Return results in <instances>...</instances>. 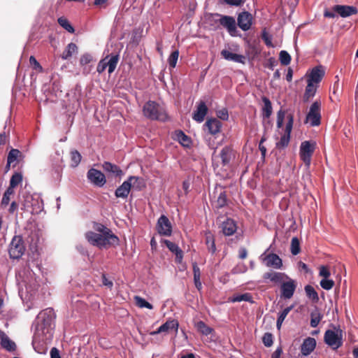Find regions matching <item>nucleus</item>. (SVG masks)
Wrapping results in <instances>:
<instances>
[{
	"label": "nucleus",
	"mask_w": 358,
	"mask_h": 358,
	"mask_svg": "<svg viewBox=\"0 0 358 358\" xmlns=\"http://www.w3.org/2000/svg\"><path fill=\"white\" fill-rule=\"evenodd\" d=\"M293 307V306H288L279 313L276 323V326L278 329H280L281 325L284 322L285 317H287L288 313L292 310Z\"/></svg>",
	"instance_id": "nucleus-39"
},
{
	"label": "nucleus",
	"mask_w": 358,
	"mask_h": 358,
	"mask_svg": "<svg viewBox=\"0 0 358 358\" xmlns=\"http://www.w3.org/2000/svg\"><path fill=\"white\" fill-rule=\"evenodd\" d=\"M0 343L1 347L8 352L16 350V345L3 331H0Z\"/></svg>",
	"instance_id": "nucleus-21"
},
{
	"label": "nucleus",
	"mask_w": 358,
	"mask_h": 358,
	"mask_svg": "<svg viewBox=\"0 0 358 358\" xmlns=\"http://www.w3.org/2000/svg\"><path fill=\"white\" fill-rule=\"evenodd\" d=\"M252 16L248 12H243L240 13L237 18L238 26L243 31H248L252 25Z\"/></svg>",
	"instance_id": "nucleus-18"
},
{
	"label": "nucleus",
	"mask_w": 358,
	"mask_h": 358,
	"mask_svg": "<svg viewBox=\"0 0 358 358\" xmlns=\"http://www.w3.org/2000/svg\"><path fill=\"white\" fill-rule=\"evenodd\" d=\"M306 122L309 123L311 127H317L320 124L321 103L319 101H315L310 106L306 117Z\"/></svg>",
	"instance_id": "nucleus-7"
},
{
	"label": "nucleus",
	"mask_w": 358,
	"mask_h": 358,
	"mask_svg": "<svg viewBox=\"0 0 358 358\" xmlns=\"http://www.w3.org/2000/svg\"><path fill=\"white\" fill-rule=\"evenodd\" d=\"M296 286L297 284L294 280L289 276L288 278H285V280L280 284L281 297L285 299H291L294 294Z\"/></svg>",
	"instance_id": "nucleus-12"
},
{
	"label": "nucleus",
	"mask_w": 358,
	"mask_h": 358,
	"mask_svg": "<svg viewBox=\"0 0 358 358\" xmlns=\"http://www.w3.org/2000/svg\"><path fill=\"white\" fill-rule=\"evenodd\" d=\"M176 138L178 142L185 147H188L190 144L189 138L182 131H178L176 133Z\"/></svg>",
	"instance_id": "nucleus-40"
},
{
	"label": "nucleus",
	"mask_w": 358,
	"mask_h": 358,
	"mask_svg": "<svg viewBox=\"0 0 358 358\" xmlns=\"http://www.w3.org/2000/svg\"><path fill=\"white\" fill-rule=\"evenodd\" d=\"M208 112V108L203 101H201L197 106L196 110L193 114V119L198 122H202L204 120L205 116Z\"/></svg>",
	"instance_id": "nucleus-24"
},
{
	"label": "nucleus",
	"mask_w": 358,
	"mask_h": 358,
	"mask_svg": "<svg viewBox=\"0 0 358 358\" xmlns=\"http://www.w3.org/2000/svg\"><path fill=\"white\" fill-rule=\"evenodd\" d=\"M236 229L237 227L236 222L231 218H227L222 224V230L225 236L233 235L236 232Z\"/></svg>",
	"instance_id": "nucleus-25"
},
{
	"label": "nucleus",
	"mask_w": 358,
	"mask_h": 358,
	"mask_svg": "<svg viewBox=\"0 0 358 358\" xmlns=\"http://www.w3.org/2000/svg\"><path fill=\"white\" fill-rule=\"evenodd\" d=\"M221 55L228 61H233L240 64L245 63V57L242 55H238L236 53L231 52L227 50H222L221 51Z\"/></svg>",
	"instance_id": "nucleus-26"
},
{
	"label": "nucleus",
	"mask_w": 358,
	"mask_h": 358,
	"mask_svg": "<svg viewBox=\"0 0 358 358\" xmlns=\"http://www.w3.org/2000/svg\"><path fill=\"white\" fill-rule=\"evenodd\" d=\"M291 252L293 255H296L300 252V243L296 237H293L291 241Z\"/></svg>",
	"instance_id": "nucleus-44"
},
{
	"label": "nucleus",
	"mask_w": 358,
	"mask_h": 358,
	"mask_svg": "<svg viewBox=\"0 0 358 358\" xmlns=\"http://www.w3.org/2000/svg\"><path fill=\"white\" fill-rule=\"evenodd\" d=\"M264 106L262 108V116L264 118H269L272 113V105L271 101L266 96L262 97Z\"/></svg>",
	"instance_id": "nucleus-33"
},
{
	"label": "nucleus",
	"mask_w": 358,
	"mask_h": 358,
	"mask_svg": "<svg viewBox=\"0 0 358 358\" xmlns=\"http://www.w3.org/2000/svg\"><path fill=\"white\" fill-rule=\"evenodd\" d=\"M108 0H94V4L96 6L106 8L107 6Z\"/></svg>",
	"instance_id": "nucleus-63"
},
{
	"label": "nucleus",
	"mask_w": 358,
	"mask_h": 358,
	"mask_svg": "<svg viewBox=\"0 0 358 358\" xmlns=\"http://www.w3.org/2000/svg\"><path fill=\"white\" fill-rule=\"evenodd\" d=\"M231 301L232 302L248 301L253 303L252 296L250 293H245L234 296Z\"/></svg>",
	"instance_id": "nucleus-41"
},
{
	"label": "nucleus",
	"mask_w": 358,
	"mask_h": 358,
	"mask_svg": "<svg viewBox=\"0 0 358 358\" xmlns=\"http://www.w3.org/2000/svg\"><path fill=\"white\" fill-rule=\"evenodd\" d=\"M157 229L160 235L170 236L172 233V225L166 216L162 215L157 223Z\"/></svg>",
	"instance_id": "nucleus-16"
},
{
	"label": "nucleus",
	"mask_w": 358,
	"mask_h": 358,
	"mask_svg": "<svg viewBox=\"0 0 358 358\" xmlns=\"http://www.w3.org/2000/svg\"><path fill=\"white\" fill-rule=\"evenodd\" d=\"M141 180L139 177L129 176L127 180L118 187L115 192V195L117 198L127 199L131 191V187L135 185V183Z\"/></svg>",
	"instance_id": "nucleus-10"
},
{
	"label": "nucleus",
	"mask_w": 358,
	"mask_h": 358,
	"mask_svg": "<svg viewBox=\"0 0 358 358\" xmlns=\"http://www.w3.org/2000/svg\"><path fill=\"white\" fill-rule=\"evenodd\" d=\"M319 275L320 276L322 277V279H326L329 278L331 273L327 267L322 266L320 268Z\"/></svg>",
	"instance_id": "nucleus-56"
},
{
	"label": "nucleus",
	"mask_w": 358,
	"mask_h": 358,
	"mask_svg": "<svg viewBox=\"0 0 358 358\" xmlns=\"http://www.w3.org/2000/svg\"><path fill=\"white\" fill-rule=\"evenodd\" d=\"M216 20H219V24L224 27L231 36H237V28L235 19L231 16L222 15L218 13H214L213 16Z\"/></svg>",
	"instance_id": "nucleus-8"
},
{
	"label": "nucleus",
	"mask_w": 358,
	"mask_h": 358,
	"mask_svg": "<svg viewBox=\"0 0 358 358\" xmlns=\"http://www.w3.org/2000/svg\"><path fill=\"white\" fill-rule=\"evenodd\" d=\"M134 299L136 305L140 308H146L150 310H152L153 308V306L151 303H150L145 299H143L141 296H136L134 297Z\"/></svg>",
	"instance_id": "nucleus-45"
},
{
	"label": "nucleus",
	"mask_w": 358,
	"mask_h": 358,
	"mask_svg": "<svg viewBox=\"0 0 358 358\" xmlns=\"http://www.w3.org/2000/svg\"><path fill=\"white\" fill-rule=\"evenodd\" d=\"M192 268H193L194 281L195 286L199 290H200L202 288V284L200 280V277H201L200 268H199V266L196 262L193 263Z\"/></svg>",
	"instance_id": "nucleus-34"
},
{
	"label": "nucleus",
	"mask_w": 358,
	"mask_h": 358,
	"mask_svg": "<svg viewBox=\"0 0 358 358\" xmlns=\"http://www.w3.org/2000/svg\"><path fill=\"white\" fill-rule=\"evenodd\" d=\"M20 154V152L17 149H12L9 152L7 157V160L8 161V166H10L13 162H16Z\"/></svg>",
	"instance_id": "nucleus-46"
},
{
	"label": "nucleus",
	"mask_w": 358,
	"mask_h": 358,
	"mask_svg": "<svg viewBox=\"0 0 358 358\" xmlns=\"http://www.w3.org/2000/svg\"><path fill=\"white\" fill-rule=\"evenodd\" d=\"M119 60V55H112L110 57H106L104 59H101L96 67V71L101 73H103L106 69L108 68V73H112L117 64Z\"/></svg>",
	"instance_id": "nucleus-11"
},
{
	"label": "nucleus",
	"mask_w": 358,
	"mask_h": 358,
	"mask_svg": "<svg viewBox=\"0 0 358 358\" xmlns=\"http://www.w3.org/2000/svg\"><path fill=\"white\" fill-rule=\"evenodd\" d=\"M17 280L19 285V289L22 290L24 287L27 292H31L37 287V282L34 273L29 269H24L17 274Z\"/></svg>",
	"instance_id": "nucleus-3"
},
{
	"label": "nucleus",
	"mask_w": 358,
	"mask_h": 358,
	"mask_svg": "<svg viewBox=\"0 0 358 358\" xmlns=\"http://www.w3.org/2000/svg\"><path fill=\"white\" fill-rule=\"evenodd\" d=\"M22 180V176L19 173H15L10 178V185L15 187Z\"/></svg>",
	"instance_id": "nucleus-52"
},
{
	"label": "nucleus",
	"mask_w": 358,
	"mask_h": 358,
	"mask_svg": "<svg viewBox=\"0 0 358 358\" xmlns=\"http://www.w3.org/2000/svg\"><path fill=\"white\" fill-rule=\"evenodd\" d=\"M102 167L105 171L110 173L115 176L120 177L123 175V172L120 168L110 162H104L102 164Z\"/></svg>",
	"instance_id": "nucleus-30"
},
{
	"label": "nucleus",
	"mask_w": 358,
	"mask_h": 358,
	"mask_svg": "<svg viewBox=\"0 0 358 358\" xmlns=\"http://www.w3.org/2000/svg\"><path fill=\"white\" fill-rule=\"evenodd\" d=\"M195 327L201 334L205 336L210 335L213 331V329L207 326L203 321L197 322L195 324Z\"/></svg>",
	"instance_id": "nucleus-37"
},
{
	"label": "nucleus",
	"mask_w": 358,
	"mask_h": 358,
	"mask_svg": "<svg viewBox=\"0 0 358 358\" xmlns=\"http://www.w3.org/2000/svg\"><path fill=\"white\" fill-rule=\"evenodd\" d=\"M164 243L169 250L176 255V262L180 263L183 257L182 250L176 243L169 240H164Z\"/></svg>",
	"instance_id": "nucleus-28"
},
{
	"label": "nucleus",
	"mask_w": 358,
	"mask_h": 358,
	"mask_svg": "<svg viewBox=\"0 0 358 358\" xmlns=\"http://www.w3.org/2000/svg\"><path fill=\"white\" fill-rule=\"evenodd\" d=\"M85 238L91 245L100 248L118 243V242L113 241L106 236H104L101 234H97L94 231H87L85 234Z\"/></svg>",
	"instance_id": "nucleus-6"
},
{
	"label": "nucleus",
	"mask_w": 358,
	"mask_h": 358,
	"mask_svg": "<svg viewBox=\"0 0 358 358\" xmlns=\"http://www.w3.org/2000/svg\"><path fill=\"white\" fill-rule=\"evenodd\" d=\"M315 150V143L306 141L300 146V157L307 166L310 164L311 157Z\"/></svg>",
	"instance_id": "nucleus-13"
},
{
	"label": "nucleus",
	"mask_w": 358,
	"mask_h": 358,
	"mask_svg": "<svg viewBox=\"0 0 358 358\" xmlns=\"http://www.w3.org/2000/svg\"><path fill=\"white\" fill-rule=\"evenodd\" d=\"M321 320L322 315L320 313H311L310 326L317 327Z\"/></svg>",
	"instance_id": "nucleus-53"
},
{
	"label": "nucleus",
	"mask_w": 358,
	"mask_h": 358,
	"mask_svg": "<svg viewBox=\"0 0 358 358\" xmlns=\"http://www.w3.org/2000/svg\"><path fill=\"white\" fill-rule=\"evenodd\" d=\"M25 250V247L22 236H15L10 243L8 252L10 258L18 259L22 257Z\"/></svg>",
	"instance_id": "nucleus-9"
},
{
	"label": "nucleus",
	"mask_w": 358,
	"mask_h": 358,
	"mask_svg": "<svg viewBox=\"0 0 358 358\" xmlns=\"http://www.w3.org/2000/svg\"><path fill=\"white\" fill-rule=\"evenodd\" d=\"M262 39L264 40V43L268 47H273L272 44V38L270 35H268L267 33L264 32L262 34Z\"/></svg>",
	"instance_id": "nucleus-60"
},
{
	"label": "nucleus",
	"mask_w": 358,
	"mask_h": 358,
	"mask_svg": "<svg viewBox=\"0 0 358 358\" xmlns=\"http://www.w3.org/2000/svg\"><path fill=\"white\" fill-rule=\"evenodd\" d=\"M263 278L269 280L271 282L275 284H281L285 278H288V275L285 273H280L275 271H270L264 273Z\"/></svg>",
	"instance_id": "nucleus-20"
},
{
	"label": "nucleus",
	"mask_w": 358,
	"mask_h": 358,
	"mask_svg": "<svg viewBox=\"0 0 358 358\" xmlns=\"http://www.w3.org/2000/svg\"><path fill=\"white\" fill-rule=\"evenodd\" d=\"M317 90V86L314 83L308 81L306 91L303 95L304 101H307L310 98L314 96Z\"/></svg>",
	"instance_id": "nucleus-36"
},
{
	"label": "nucleus",
	"mask_w": 358,
	"mask_h": 358,
	"mask_svg": "<svg viewBox=\"0 0 358 358\" xmlns=\"http://www.w3.org/2000/svg\"><path fill=\"white\" fill-rule=\"evenodd\" d=\"M324 343L332 350H336L343 345V331L335 326L333 329H327L324 335Z\"/></svg>",
	"instance_id": "nucleus-4"
},
{
	"label": "nucleus",
	"mask_w": 358,
	"mask_h": 358,
	"mask_svg": "<svg viewBox=\"0 0 358 358\" xmlns=\"http://www.w3.org/2000/svg\"><path fill=\"white\" fill-rule=\"evenodd\" d=\"M55 317L54 310L50 308L42 310L37 315L32 345L38 353H42V351L38 348L47 344L52 338Z\"/></svg>",
	"instance_id": "nucleus-1"
},
{
	"label": "nucleus",
	"mask_w": 358,
	"mask_h": 358,
	"mask_svg": "<svg viewBox=\"0 0 358 358\" xmlns=\"http://www.w3.org/2000/svg\"><path fill=\"white\" fill-rule=\"evenodd\" d=\"M304 289H305L306 296L310 299H311L314 302H317L319 301L318 294L313 286L308 285L305 286Z\"/></svg>",
	"instance_id": "nucleus-38"
},
{
	"label": "nucleus",
	"mask_w": 358,
	"mask_h": 358,
	"mask_svg": "<svg viewBox=\"0 0 358 358\" xmlns=\"http://www.w3.org/2000/svg\"><path fill=\"white\" fill-rule=\"evenodd\" d=\"M179 57V51L175 50L172 52L168 58V63L171 68H175L177 64V61Z\"/></svg>",
	"instance_id": "nucleus-49"
},
{
	"label": "nucleus",
	"mask_w": 358,
	"mask_h": 358,
	"mask_svg": "<svg viewBox=\"0 0 358 358\" xmlns=\"http://www.w3.org/2000/svg\"><path fill=\"white\" fill-rule=\"evenodd\" d=\"M287 118V122L285 125V134L281 136L280 141L276 143V146L279 148L287 147L289 143L290 134L294 123V116L292 114H289Z\"/></svg>",
	"instance_id": "nucleus-14"
},
{
	"label": "nucleus",
	"mask_w": 358,
	"mask_h": 358,
	"mask_svg": "<svg viewBox=\"0 0 358 358\" xmlns=\"http://www.w3.org/2000/svg\"><path fill=\"white\" fill-rule=\"evenodd\" d=\"M271 248V245L259 256V259L267 267L281 269L282 267V260L278 255L269 252Z\"/></svg>",
	"instance_id": "nucleus-5"
},
{
	"label": "nucleus",
	"mask_w": 358,
	"mask_h": 358,
	"mask_svg": "<svg viewBox=\"0 0 358 358\" xmlns=\"http://www.w3.org/2000/svg\"><path fill=\"white\" fill-rule=\"evenodd\" d=\"M217 116L222 120H227L229 118L228 111L225 108H222L217 111Z\"/></svg>",
	"instance_id": "nucleus-58"
},
{
	"label": "nucleus",
	"mask_w": 358,
	"mask_h": 358,
	"mask_svg": "<svg viewBox=\"0 0 358 358\" xmlns=\"http://www.w3.org/2000/svg\"><path fill=\"white\" fill-rule=\"evenodd\" d=\"M282 352L280 348H278L271 355V358H280Z\"/></svg>",
	"instance_id": "nucleus-64"
},
{
	"label": "nucleus",
	"mask_w": 358,
	"mask_h": 358,
	"mask_svg": "<svg viewBox=\"0 0 358 358\" xmlns=\"http://www.w3.org/2000/svg\"><path fill=\"white\" fill-rule=\"evenodd\" d=\"M78 50L77 45L73 43H70L68 44L66 49L64 50L62 58L64 60L68 59L70 58L73 53H76Z\"/></svg>",
	"instance_id": "nucleus-35"
},
{
	"label": "nucleus",
	"mask_w": 358,
	"mask_h": 358,
	"mask_svg": "<svg viewBox=\"0 0 358 358\" xmlns=\"http://www.w3.org/2000/svg\"><path fill=\"white\" fill-rule=\"evenodd\" d=\"M92 57L90 54H88V53L84 54L81 56V57L80 59V64L82 66L86 65V64H89L92 61Z\"/></svg>",
	"instance_id": "nucleus-57"
},
{
	"label": "nucleus",
	"mask_w": 358,
	"mask_h": 358,
	"mask_svg": "<svg viewBox=\"0 0 358 358\" xmlns=\"http://www.w3.org/2000/svg\"><path fill=\"white\" fill-rule=\"evenodd\" d=\"M50 358H61L59 352L56 348H52L51 349Z\"/></svg>",
	"instance_id": "nucleus-62"
},
{
	"label": "nucleus",
	"mask_w": 358,
	"mask_h": 358,
	"mask_svg": "<svg viewBox=\"0 0 358 358\" xmlns=\"http://www.w3.org/2000/svg\"><path fill=\"white\" fill-rule=\"evenodd\" d=\"M224 3L229 6H239L243 3V0H224Z\"/></svg>",
	"instance_id": "nucleus-61"
},
{
	"label": "nucleus",
	"mask_w": 358,
	"mask_h": 358,
	"mask_svg": "<svg viewBox=\"0 0 358 358\" xmlns=\"http://www.w3.org/2000/svg\"><path fill=\"white\" fill-rule=\"evenodd\" d=\"M29 62L31 65L34 66V69L38 70V71H42L43 68L41 64L37 62L36 58L34 56H31L29 58Z\"/></svg>",
	"instance_id": "nucleus-59"
},
{
	"label": "nucleus",
	"mask_w": 358,
	"mask_h": 358,
	"mask_svg": "<svg viewBox=\"0 0 358 358\" xmlns=\"http://www.w3.org/2000/svg\"><path fill=\"white\" fill-rule=\"evenodd\" d=\"M59 24L64 29H66L69 33L74 32V28L69 23V20L64 17H60L57 20Z\"/></svg>",
	"instance_id": "nucleus-42"
},
{
	"label": "nucleus",
	"mask_w": 358,
	"mask_h": 358,
	"mask_svg": "<svg viewBox=\"0 0 358 358\" xmlns=\"http://www.w3.org/2000/svg\"><path fill=\"white\" fill-rule=\"evenodd\" d=\"M234 157L233 150L230 147L225 146L222 149L220 152V157L224 166L228 165Z\"/></svg>",
	"instance_id": "nucleus-29"
},
{
	"label": "nucleus",
	"mask_w": 358,
	"mask_h": 358,
	"mask_svg": "<svg viewBox=\"0 0 358 358\" xmlns=\"http://www.w3.org/2000/svg\"><path fill=\"white\" fill-rule=\"evenodd\" d=\"M315 346V339L311 337H308L303 341L301 346V352L304 356L309 355L314 350Z\"/></svg>",
	"instance_id": "nucleus-22"
},
{
	"label": "nucleus",
	"mask_w": 358,
	"mask_h": 358,
	"mask_svg": "<svg viewBox=\"0 0 358 358\" xmlns=\"http://www.w3.org/2000/svg\"><path fill=\"white\" fill-rule=\"evenodd\" d=\"M247 271H248L247 266L244 263H239L232 268L231 273L233 274H240V273H244Z\"/></svg>",
	"instance_id": "nucleus-50"
},
{
	"label": "nucleus",
	"mask_w": 358,
	"mask_h": 358,
	"mask_svg": "<svg viewBox=\"0 0 358 358\" xmlns=\"http://www.w3.org/2000/svg\"><path fill=\"white\" fill-rule=\"evenodd\" d=\"M205 242L208 248V250L210 253L214 254L216 251V246L215 244V238L213 234L210 231H207L205 232Z\"/></svg>",
	"instance_id": "nucleus-32"
},
{
	"label": "nucleus",
	"mask_w": 358,
	"mask_h": 358,
	"mask_svg": "<svg viewBox=\"0 0 358 358\" xmlns=\"http://www.w3.org/2000/svg\"><path fill=\"white\" fill-rule=\"evenodd\" d=\"M145 117L152 120L166 121L168 115L163 106L153 101H148L143 108Z\"/></svg>",
	"instance_id": "nucleus-2"
},
{
	"label": "nucleus",
	"mask_w": 358,
	"mask_h": 358,
	"mask_svg": "<svg viewBox=\"0 0 358 358\" xmlns=\"http://www.w3.org/2000/svg\"><path fill=\"white\" fill-rule=\"evenodd\" d=\"M205 126L208 128L210 134L215 135L220 132L222 124L219 120L211 118L206 122Z\"/></svg>",
	"instance_id": "nucleus-23"
},
{
	"label": "nucleus",
	"mask_w": 358,
	"mask_h": 358,
	"mask_svg": "<svg viewBox=\"0 0 358 358\" xmlns=\"http://www.w3.org/2000/svg\"><path fill=\"white\" fill-rule=\"evenodd\" d=\"M87 178L92 184L99 187H103L106 182L104 174L93 168L87 171Z\"/></svg>",
	"instance_id": "nucleus-15"
},
{
	"label": "nucleus",
	"mask_w": 358,
	"mask_h": 358,
	"mask_svg": "<svg viewBox=\"0 0 358 358\" xmlns=\"http://www.w3.org/2000/svg\"><path fill=\"white\" fill-rule=\"evenodd\" d=\"M179 323L176 320H168L162 324L156 331L150 333L151 336H155L162 333H168L171 330H174L176 334L178 331Z\"/></svg>",
	"instance_id": "nucleus-17"
},
{
	"label": "nucleus",
	"mask_w": 358,
	"mask_h": 358,
	"mask_svg": "<svg viewBox=\"0 0 358 358\" xmlns=\"http://www.w3.org/2000/svg\"><path fill=\"white\" fill-rule=\"evenodd\" d=\"M227 205V196L224 192H222L215 201V207L221 208Z\"/></svg>",
	"instance_id": "nucleus-48"
},
{
	"label": "nucleus",
	"mask_w": 358,
	"mask_h": 358,
	"mask_svg": "<svg viewBox=\"0 0 358 358\" xmlns=\"http://www.w3.org/2000/svg\"><path fill=\"white\" fill-rule=\"evenodd\" d=\"M95 230L104 236H106L108 238L112 239L115 242L119 241L118 238L112 232V231L101 224H96Z\"/></svg>",
	"instance_id": "nucleus-31"
},
{
	"label": "nucleus",
	"mask_w": 358,
	"mask_h": 358,
	"mask_svg": "<svg viewBox=\"0 0 358 358\" xmlns=\"http://www.w3.org/2000/svg\"><path fill=\"white\" fill-rule=\"evenodd\" d=\"M333 9L342 17H349L352 15L357 14L358 12L357 8L352 6L336 5L334 6Z\"/></svg>",
	"instance_id": "nucleus-19"
},
{
	"label": "nucleus",
	"mask_w": 358,
	"mask_h": 358,
	"mask_svg": "<svg viewBox=\"0 0 358 358\" xmlns=\"http://www.w3.org/2000/svg\"><path fill=\"white\" fill-rule=\"evenodd\" d=\"M81 155L80 154V152L77 150H72L71 152V166L72 167H76L78 166V165L80 164V161H81Z\"/></svg>",
	"instance_id": "nucleus-43"
},
{
	"label": "nucleus",
	"mask_w": 358,
	"mask_h": 358,
	"mask_svg": "<svg viewBox=\"0 0 358 358\" xmlns=\"http://www.w3.org/2000/svg\"><path fill=\"white\" fill-rule=\"evenodd\" d=\"M279 59L282 65L287 66L291 62V57L287 51L281 50L279 55Z\"/></svg>",
	"instance_id": "nucleus-47"
},
{
	"label": "nucleus",
	"mask_w": 358,
	"mask_h": 358,
	"mask_svg": "<svg viewBox=\"0 0 358 358\" xmlns=\"http://www.w3.org/2000/svg\"><path fill=\"white\" fill-rule=\"evenodd\" d=\"M262 341L265 346L271 347L273 345V335L271 333L264 334Z\"/></svg>",
	"instance_id": "nucleus-54"
},
{
	"label": "nucleus",
	"mask_w": 358,
	"mask_h": 358,
	"mask_svg": "<svg viewBox=\"0 0 358 358\" xmlns=\"http://www.w3.org/2000/svg\"><path fill=\"white\" fill-rule=\"evenodd\" d=\"M320 284L322 288L324 289L330 290L334 286V281L329 278L322 279Z\"/></svg>",
	"instance_id": "nucleus-51"
},
{
	"label": "nucleus",
	"mask_w": 358,
	"mask_h": 358,
	"mask_svg": "<svg viewBox=\"0 0 358 358\" xmlns=\"http://www.w3.org/2000/svg\"><path fill=\"white\" fill-rule=\"evenodd\" d=\"M324 76V71L322 67L316 66L312 69L308 81L317 84L321 81Z\"/></svg>",
	"instance_id": "nucleus-27"
},
{
	"label": "nucleus",
	"mask_w": 358,
	"mask_h": 358,
	"mask_svg": "<svg viewBox=\"0 0 358 358\" xmlns=\"http://www.w3.org/2000/svg\"><path fill=\"white\" fill-rule=\"evenodd\" d=\"M285 116V111L280 109L277 113V127L281 128L283 125V121Z\"/></svg>",
	"instance_id": "nucleus-55"
}]
</instances>
